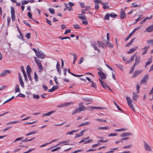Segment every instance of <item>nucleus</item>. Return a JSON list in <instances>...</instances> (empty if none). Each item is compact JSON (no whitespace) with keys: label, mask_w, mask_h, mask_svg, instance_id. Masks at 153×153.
Wrapping results in <instances>:
<instances>
[{"label":"nucleus","mask_w":153,"mask_h":153,"mask_svg":"<svg viewBox=\"0 0 153 153\" xmlns=\"http://www.w3.org/2000/svg\"><path fill=\"white\" fill-rule=\"evenodd\" d=\"M107 45L109 48H112L113 47L114 45L112 43L109 42L108 41H107L106 42Z\"/></svg>","instance_id":"obj_29"},{"label":"nucleus","mask_w":153,"mask_h":153,"mask_svg":"<svg viewBox=\"0 0 153 153\" xmlns=\"http://www.w3.org/2000/svg\"><path fill=\"white\" fill-rule=\"evenodd\" d=\"M49 11L52 14H54L55 13L54 10L53 8H49L48 9Z\"/></svg>","instance_id":"obj_45"},{"label":"nucleus","mask_w":153,"mask_h":153,"mask_svg":"<svg viewBox=\"0 0 153 153\" xmlns=\"http://www.w3.org/2000/svg\"><path fill=\"white\" fill-rule=\"evenodd\" d=\"M126 98L127 100L128 104L129 107L133 111H135L134 108L133 106V104L132 103L133 102L131 100L129 97H127Z\"/></svg>","instance_id":"obj_1"},{"label":"nucleus","mask_w":153,"mask_h":153,"mask_svg":"<svg viewBox=\"0 0 153 153\" xmlns=\"http://www.w3.org/2000/svg\"><path fill=\"white\" fill-rule=\"evenodd\" d=\"M19 121H11V122H8V123H7L6 124L7 125H10V124H13L16 123H19Z\"/></svg>","instance_id":"obj_41"},{"label":"nucleus","mask_w":153,"mask_h":153,"mask_svg":"<svg viewBox=\"0 0 153 153\" xmlns=\"http://www.w3.org/2000/svg\"><path fill=\"white\" fill-rule=\"evenodd\" d=\"M138 48L137 46H136L133 48L131 49L127 53V54H129L133 53L135 51L137 50Z\"/></svg>","instance_id":"obj_14"},{"label":"nucleus","mask_w":153,"mask_h":153,"mask_svg":"<svg viewBox=\"0 0 153 153\" xmlns=\"http://www.w3.org/2000/svg\"><path fill=\"white\" fill-rule=\"evenodd\" d=\"M38 49V53L36 55V56L39 58L43 59L45 58V54L41 51H39Z\"/></svg>","instance_id":"obj_3"},{"label":"nucleus","mask_w":153,"mask_h":153,"mask_svg":"<svg viewBox=\"0 0 153 153\" xmlns=\"http://www.w3.org/2000/svg\"><path fill=\"white\" fill-rule=\"evenodd\" d=\"M98 74L101 79H105L106 78V75L100 70L98 72Z\"/></svg>","instance_id":"obj_5"},{"label":"nucleus","mask_w":153,"mask_h":153,"mask_svg":"<svg viewBox=\"0 0 153 153\" xmlns=\"http://www.w3.org/2000/svg\"><path fill=\"white\" fill-rule=\"evenodd\" d=\"M136 87H137L136 90H137V93L138 94L139 92V89H140V85L139 84H137V85Z\"/></svg>","instance_id":"obj_58"},{"label":"nucleus","mask_w":153,"mask_h":153,"mask_svg":"<svg viewBox=\"0 0 153 153\" xmlns=\"http://www.w3.org/2000/svg\"><path fill=\"white\" fill-rule=\"evenodd\" d=\"M58 38L59 39H61L62 40L65 39H69L70 40L71 39L69 37H67V36L62 37L61 36H59L58 37Z\"/></svg>","instance_id":"obj_51"},{"label":"nucleus","mask_w":153,"mask_h":153,"mask_svg":"<svg viewBox=\"0 0 153 153\" xmlns=\"http://www.w3.org/2000/svg\"><path fill=\"white\" fill-rule=\"evenodd\" d=\"M72 54L73 55V56L74 57V59H73V64H75V63L76 60L77 58V57L76 56V55L75 54H74V53H72Z\"/></svg>","instance_id":"obj_34"},{"label":"nucleus","mask_w":153,"mask_h":153,"mask_svg":"<svg viewBox=\"0 0 153 153\" xmlns=\"http://www.w3.org/2000/svg\"><path fill=\"white\" fill-rule=\"evenodd\" d=\"M97 42L99 44L100 46L103 48L106 47V46L105 45V44L102 42L99 41H97Z\"/></svg>","instance_id":"obj_20"},{"label":"nucleus","mask_w":153,"mask_h":153,"mask_svg":"<svg viewBox=\"0 0 153 153\" xmlns=\"http://www.w3.org/2000/svg\"><path fill=\"white\" fill-rule=\"evenodd\" d=\"M96 120L98 121H99L101 122H106V120H103L102 119H96L95 120Z\"/></svg>","instance_id":"obj_59"},{"label":"nucleus","mask_w":153,"mask_h":153,"mask_svg":"<svg viewBox=\"0 0 153 153\" xmlns=\"http://www.w3.org/2000/svg\"><path fill=\"white\" fill-rule=\"evenodd\" d=\"M22 5H24L27 4L28 3V1L25 0H23L21 1Z\"/></svg>","instance_id":"obj_50"},{"label":"nucleus","mask_w":153,"mask_h":153,"mask_svg":"<svg viewBox=\"0 0 153 153\" xmlns=\"http://www.w3.org/2000/svg\"><path fill=\"white\" fill-rule=\"evenodd\" d=\"M118 135V134L117 133H111L108 134V137H111L112 136H116Z\"/></svg>","instance_id":"obj_54"},{"label":"nucleus","mask_w":153,"mask_h":153,"mask_svg":"<svg viewBox=\"0 0 153 153\" xmlns=\"http://www.w3.org/2000/svg\"><path fill=\"white\" fill-rule=\"evenodd\" d=\"M79 108L81 111H84L85 109V107L83 105L82 103H81L79 104Z\"/></svg>","instance_id":"obj_17"},{"label":"nucleus","mask_w":153,"mask_h":153,"mask_svg":"<svg viewBox=\"0 0 153 153\" xmlns=\"http://www.w3.org/2000/svg\"><path fill=\"white\" fill-rule=\"evenodd\" d=\"M114 104L115 105L118 109L119 110L123 112V111L120 108V107L115 102L114 100Z\"/></svg>","instance_id":"obj_40"},{"label":"nucleus","mask_w":153,"mask_h":153,"mask_svg":"<svg viewBox=\"0 0 153 153\" xmlns=\"http://www.w3.org/2000/svg\"><path fill=\"white\" fill-rule=\"evenodd\" d=\"M136 54L135 53L133 54V55L131 56L130 58V59L129 60H127L126 62V64L130 63L131 62H132L134 60V58L135 57H136Z\"/></svg>","instance_id":"obj_7"},{"label":"nucleus","mask_w":153,"mask_h":153,"mask_svg":"<svg viewBox=\"0 0 153 153\" xmlns=\"http://www.w3.org/2000/svg\"><path fill=\"white\" fill-rule=\"evenodd\" d=\"M74 104V102H66L65 103H64V106L65 107H66L69 106L70 105H71L73 104Z\"/></svg>","instance_id":"obj_31"},{"label":"nucleus","mask_w":153,"mask_h":153,"mask_svg":"<svg viewBox=\"0 0 153 153\" xmlns=\"http://www.w3.org/2000/svg\"><path fill=\"white\" fill-rule=\"evenodd\" d=\"M149 79V75L148 74H146L142 79L140 82V84L141 85L143 84H146Z\"/></svg>","instance_id":"obj_4"},{"label":"nucleus","mask_w":153,"mask_h":153,"mask_svg":"<svg viewBox=\"0 0 153 153\" xmlns=\"http://www.w3.org/2000/svg\"><path fill=\"white\" fill-rule=\"evenodd\" d=\"M110 129V127L109 126H106V127H99L98 128V129Z\"/></svg>","instance_id":"obj_33"},{"label":"nucleus","mask_w":153,"mask_h":153,"mask_svg":"<svg viewBox=\"0 0 153 153\" xmlns=\"http://www.w3.org/2000/svg\"><path fill=\"white\" fill-rule=\"evenodd\" d=\"M10 73V72L9 71L4 70L1 73L0 75L1 77H4Z\"/></svg>","instance_id":"obj_8"},{"label":"nucleus","mask_w":153,"mask_h":153,"mask_svg":"<svg viewBox=\"0 0 153 153\" xmlns=\"http://www.w3.org/2000/svg\"><path fill=\"white\" fill-rule=\"evenodd\" d=\"M102 4L103 5V8L104 9H108L109 8V7L108 6L105 5V4H108V3L107 2L106 3H104L103 2H102Z\"/></svg>","instance_id":"obj_35"},{"label":"nucleus","mask_w":153,"mask_h":153,"mask_svg":"<svg viewBox=\"0 0 153 153\" xmlns=\"http://www.w3.org/2000/svg\"><path fill=\"white\" fill-rule=\"evenodd\" d=\"M77 131V130H73L71 131L67 132L66 134L67 135H71L74 132H76Z\"/></svg>","instance_id":"obj_46"},{"label":"nucleus","mask_w":153,"mask_h":153,"mask_svg":"<svg viewBox=\"0 0 153 153\" xmlns=\"http://www.w3.org/2000/svg\"><path fill=\"white\" fill-rule=\"evenodd\" d=\"M139 98V96L133 92V96L132 99L135 101H136Z\"/></svg>","instance_id":"obj_13"},{"label":"nucleus","mask_w":153,"mask_h":153,"mask_svg":"<svg viewBox=\"0 0 153 153\" xmlns=\"http://www.w3.org/2000/svg\"><path fill=\"white\" fill-rule=\"evenodd\" d=\"M99 80L100 82L101 85L105 89H106L108 88H109V86L106 84L102 81L100 79Z\"/></svg>","instance_id":"obj_10"},{"label":"nucleus","mask_w":153,"mask_h":153,"mask_svg":"<svg viewBox=\"0 0 153 153\" xmlns=\"http://www.w3.org/2000/svg\"><path fill=\"white\" fill-rule=\"evenodd\" d=\"M132 6H131L132 7H138L140 6L139 5L137 4L136 3H132Z\"/></svg>","instance_id":"obj_57"},{"label":"nucleus","mask_w":153,"mask_h":153,"mask_svg":"<svg viewBox=\"0 0 153 153\" xmlns=\"http://www.w3.org/2000/svg\"><path fill=\"white\" fill-rule=\"evenodd\" d=\"M153 31V25L149 26L147 28L145 32H151Z\"/></svg>","instance_id":"obj_11"},{"label":"nucleus","mask_w":153,"mask_h":153,"mask_svg":"<svg viewBox=\"0 0 153 153\" xmlns=\"http://www.w3.org/2000/svg\"><path fill=\"white\" fill-rule=\"evenodd\" d=\"M75 29H79L81 27L79 26V25L77 24H74L73 25Z\"/></svg>","instance_id":"obj_62"},{"label":"nucleus","mask_w":153,"mask_h":153,"mask_svg":"<svg viewBox=\"0 0 153 153\" xmlns=\"http://www.w3.org/2000/svg\"><path fill=\"white\" fill-rule=\"evenodd\" d=\"M99 8V5L98 3H96L95 5V8L96 10H98Z\"/></svg>","instance_id":"obj_64"},{"label":"nucleus","mask_w":153,"mask_h":153,"mask_svg":"<svg viewBox=\"0 0 153 153\" xmlns=\"http://www.w3.org/2000/svg\"><path fill=\"white\" fill-rule=\"evenodd\" d=\"M23 138V137H21L17 138L13 142V143H15L18 141L21 140H22Z\"/></svg>","instance_id":"obj_52"},{"label":"nucleus","mask_w":153,"mask_h":153,"mask_svg":"<svg viewBox=\"0 0 153 153\" xmlns=\"http://www.w3.org/2000/svg\"><path fill=\"white\" fill-rule=\"evenodd\" d=\"M94 2L96 3L101 4L102 3L101 0H93Z\"/></svg>","instance_id":"obj_53"},{"label":"nucleus","mask_w":153,"mask_h":153,"mask_svg":"<svg viewBox=\"0 0 153 153\" xmlns=\"http://www.w3.org/2000/svg\"><path fill=\"white\" fill-rule=\"evenodd\" d=\"M33 97L34 99H38L39 98V96L38 95H36L35 94H33Z\"/></svg>","instance_id":"obj_63"},{"label":"nucleus","mask_w":153,"mask_h":153,"mask_svg":"<svg viewBox=\"0 0 153 153\" xmlns=\"http://www.w3.org/2000/svg\"><path fill=\"white\" fill-rule=\"evenodd\" d=\"M19 82L20 84L21 85V86H22V87L23 88H24V83L22 79V77H21V76H20V75L19 74Z\"/></svg>","instance_id":"obj_15"},{"label":"nucleus","mask_w":153,"mask_h":153,"mask_svg":"<svg viewBox=\"0 0 153 153\" xmlns=\"http://www.w3.org/2000/svg\"><path fill=\"white\" fill-rule=\"evenodd\" d=\"M135 60V62L134 63L135 65H138L140 62V57L139 56H136Z\"/></svg>","instance_id":"obj_12"},{"label":"nucleus","mask_w":153,"mask_h":153,"mask_svg":"<svg viewBox=\"0 0 153 153\" xmlns=\"http://www.w3.org/2000/svg\"><path fill=\"white\" fill-rule=\"evenodd\" d=\"M20 92V90L19 88V86L18 84L16 85L15 87V92Z\"/></svg>","instance_id":"obj_23"},{"label":"nucleus","mask_w":153,"mask_h":153,"mask_svg":"<svg viewBox=\"0 0 153 153\" xmlns=\"http://www.w3.org/2000/svg\"><path fill=\"white\" fill-rule=\"evenodd\" d=\"M142 72V71L139 70V71H135L133 74L131 78H135L136 77L137 75H139L140 73H141Z\"/></svg>","instance_id":"obj_9"},{"label":"nucleus","mask_w":153,"mask_h":153,"mask_svg":"<svg viewBox=\"0 0 153 153\" xmlns=\"http://www.w3.org/2000/svg\"><path fill=\"white\" fill-rule=\"evenodd\" d=\"M132 134L130 132L125 133L122 134L120 136L121 137H124L126 136L132 135Z\"/></svg>","instance_id":"obj_22"},{"label":"nucleus","mask_w":153,"mask_h":153,"mask_svg":"<svg viewBox=\"0 0 153 153\" xmlns=\"http://www.w3.org/2000/svg\"><path fill=\"white\" fill-rule=\"evenodd\" d=\"M37 132L36 131H32L30 132L29 133L27 134H26V136H28L33 134H35Z\"/></svg>","instance_id":"obj_49"},{"label":"nucleus","mask_w":153,"mask_h":153,"mask_svg":"<svg viewBox=\"0 0 153 153\" xmlns=\"http://www.w3.org/2000/svg\"><path fill=\"white\" fill-rule=\"evenodd\" d=\"M81 111L79 108H77L73 110V113H72V114H75L76 113H78Z\"/></svg>","instance_id":"obj_25"},{"label":"nucleus","mask_w":153,"mask_h":153,"mask_svg":"<svg viewBox=\"0 0 153 153\" xmlns=\"http://www.w3.org/2000/svg\"><path fill=\"white\" fill-rule=\"evenodd\" d=\"M15 11L14 8L11 7V15H15Z\"/></svg>","instance_id":"obj_44"},{"label":"nucleus","mask_w":153,"mask_h":153,"mask_svg":"<svg viewBox=\"0 0 153 153\" xmlns=\"http://www.w3.org/2000/svg\"><path fill=\"white\" fill-rule=\"evenodd\" d=\"M115 65L118 68H119L120 70L122 71L123 70V66L120 64H116Z\"/></svg>","instance_id":"obj_37"},{"label":"nucleus","mask_w":153,"mask_h":153,"mask_svg":"<svg viewBox=\"0 0 153 153\" xmlns=\"http://www.w3.org/2000/svg\"><path fill=\"white\" fill-rule=\"evenodd\" d=\"M25 36L28 39H29L30 37V33H27L26 34Z\"/></svg>","instance_id":"obj_60"},{"label":"nucleus","mask_w":153,"mask_h":153,"mask_svg":"<svg viewBox=\"0 0 153 153\" xmlns=\"http://www.w3.org/2000/svg\"><path fill=\"white\" fill-rule=\"evenodd\" d=\"M90 124V122L87 121L83 123L80 124L78 126V127H80L83 126L88 125Z\"/></svg>","instance_id":"obj_21"},{"label":"nucleus","mask_w":153,"mask_h":153,"mask_svg":"<svg viewBox=\"0 0 153 153\" xmlns=\"http://www.w3.org/2000/svg\"><path fill=\"white\" fill-rule=\"evenodd\" d=\"M16 27H17V30H18V31L20 33V35L21 36V37H22L21 39H23V34L22 33L21 31V30L19 29L18 26L17 25H16Z\"/></svg>","instance_id":"obj_39"},{"label":"nucleus","mask_w":153,"mask_h":153,"mask_svg":"<svg viewBox=\"0 0 153 153\" xmlns=\"http://www.w3.org/2000/svg\"><path fill=\"white\" fill-rule=\"evenodd\" d=\"M147 42L148 44L151 43L153 45V39H150L147 41Z\"/></svg>","instance_id":"obj_61"},{"label":"nucleus","mask_w":153,"mask_h":153,"mask_svg":"<svg viewBox=\"0 0 153 153\" xmlns=\"http://www.w3.org/2000/svg\"><path fill=\"white\" fill-rule=\"evenodd\" d=\"M142 16H143V15H142V14L140 15L139 16L138 18V19H136L135 21V24L136 23L138 22L139 21L141 20L143 18H141L142 17Z\"/></svg>","instance_id":"obj_32"},{"label":"nucleus","mask_w":153,"mask_h":153,"mask_svg":"<svg viewBox=\"0 0 153 153\" xmlns=\"http://www.w3.org/2000/svg\"><path fill=\"white\" fill-rule=\"evenodd\" d=\"M91 87L94 88L95 89H97V85L96 84L93 82V81H92L91 82Z\"/></svg>","instance_id":"obj_36"},{"label":"nucleus","mask_w":153,"mask_h":153,"mask_svg":"<svg viewBox=\"0 0 153 153\" xmlns=\"http://www.w3.org/2000/svg\"><path fill=\"white\" fill-rule=\"evenodd\" d=\"M68 71L72 75L74 76H76V77H80V76H83L82 75H77V74H74V73H71L70 72V69H68Z\"/></svg>","instance_id":"obj_26"},{"label":"nucleus","mask_w":153,"mask_h":153,"mask_svg":"<svg viewBox=\"0 0 153 153\" xmlns=\"http://www.w3.org/2000/svg\"><path fill=\"white\" fill-rule=\"evenodd\" d=\"M82 99L86 101H89L91 102H93V100L91 99H89L87 98H83Z\"/></svg>","instance_id":"obj_42"},{"label":"nucleus","mask_w":153,"mask_h":153,"mask_svg":"<svg viewBox=\"0 0 153 153\" xmlns=\"http://www.w3.org/2000/svg\"><path fill=\"white\" fill-rule=\"evenodd\" d=\"M64 5H65V7L66 8H67V10L69 11H71L73 9H72V7H70V6H68V5L67 4H65Z\"/></svg>","instance_id":"obj_27"},{"label":"nucleus","mask_w":153,"mask_h":153,"mask_svg":"<svg viewBox=\"0 0 153 153\" xmlns=\"http://www.w3.org/2000/svg\"><path fill=\"white\" fill-rule=\"evenodd\" d=\"M152 57H151L149 58L147 62H146V63L145 66V68H146L147 67V66L149 65L152 62Z\"/></svg>","instance_id":"obj_18"},{"label":"nucleus","mask_w":153,"mask_h":153,"mask_svg":"<svg viewBox=\"0 0 153 153\" xmlns=\"http://www.w3.org/2000/svg\"><path fill=\"white\" fill-rule=\"evenodd\" d=\"M126 16V14L125 13V12L124 10H122L120 13V17L121 19L124 18Z\"/></svg>","instance_id":"obj_19"},{"label":"nucleus","mask_w":153,"mask_h":153,"mask_svg":"<svg viewBox=\"0 0 153 153\" xmlns=\"http://www.w3.org/2000/svg\"><path fill=\"white\" fill-rule=\"evenodd\" d=\"M68 141H63L62 142H60L57 144H56V146H55V147H56L58 146L61 145L62 144L65 143H68Z\"/></svg>","instance_id":"obj_43"},{"label":"nucleus","mask_w":153,"mask_h":153,"mask_svg":"<svg viewBox=\"0 0 153 153\" xmlns=\"http://www.w3.org/2000/svg\"><path fill=\"white\" fill-rule=\"evenodd\" d=\"M59 88V87L57 85H54L52 87V88L48 90V91L49 92H51L53 91L54 90L57 89Z\"/></svg>","instance_id":"obj_16"},{"label":"nucleus","mask_w":153,"mask_h":153,"mask_svg":"<svg viewBox=\"0 0 153 153\" xmlns=\"http://www.w3.org/2000/svg\"><path fill=\"white\" fill-rule=\"evenodd\" d=\"M109 16H110V15H109L108 14H107L105 16L104 19L109 20Z\"/></svg>","instance_id":"obj_55"},{"label":"nucleus","mask_w":153,"mask_h":153,"mask_svg":"<svg viewBox=\"0 0 153 153\" xmlns=\"http://www.w3.org/2000/svg\"><path fill=\"white\" fill-rule=\"evenodd\" d=\"M110 16L112 18H114L116 17L117 16V15L114 13H112L110 14Z\"/></svg>","instance_id":"obj_47"},{"label":"nucleus","mask_w":153,"mask_h":153,"mask_svg":"<svg viewBox=\"0 0 153 153\" xmlns=\"http://www.w3.org/2000/svg\"><path fill=\"white\" fill-rule=\"evenodd\" d=\"M134 39V38L132 39L129 43L127 44L126 45V47H128L132 45Z\"/></svg>","instance_id":"obj_38"},{"label":"nucleus","mask_w":153,"mask_h":153,"mask_svg":"<svg viewBox=\"0 0 153 153\" xmlns=\"http://www.w3.org/2000/svg\"><path fill=\"white\" fill-rule=\"evenodd\" d=\"M37 65L39 66V70L41 71L43 70V68L42 66L41 63L38 64Z\"/></svg>","instance_id":"obj_56"},{"label":"nucleus","mask_w":153,"mask_h":153,"mask_svg":"<svg viewBox=\"0 0 153 153\" xmlns=\"http://www.w3.org/2000/svg\"><path fill=\"white\" fill-rule=\"evenodd\" d=\"M143 146L144 148L146 151L149 152H150L152 151V149L150 146L146 142H144Z\"/></svg>","instance_id":"obj_6"},{"label":"nucleus","mask_w":153,"mask_h":153,"mask_svg":"<svg viewBox=\"0 0 153 153\" xmlns=\"http://www.w3.org/2000/svg\"><path fill=\"white\" fill-rule=\"evenodd\" d=\"M86 10L85 9H82L81 11V14H79L78 17L81 19H83L85 20H87V17L85 15H84L83 14L85 13Z\"/></svg>","instance_id":"obj_2"},{"label":"nucleus","mask_w":153,"mask_h":153,"mask_svg":"<svg viewBox=\"0 0 153 153\" xmlns=\"http://www.w3.org/2000/svg\"><path fill=\"white\" fill-rule=\"evenodd\" d=\"M26 71L27 74H30L31 71V69L30 66L28 65L27 67Z\"/></svg>","instance_id":"obj_28"},{"label":"nucleus","mask_w":153,"mask_h":153,"mask_svg":"<svg viewBox=\"0 0 153 153\" xmlns=\"http://www.w3.org/2000/svg\"><path fill=\"white\" fill-rule=\"evenodd\" d=\"M34 59H35V62H36L37 65H38V64H41L40 61L39 59H38L36 57H34Z\"/></svg>","instance_id":"obj_30"},{"label":"nucleus","mask_w":153,"mask_h":153,"mask_svg":"<svg viewBox=\"0 0 153 153\" xmlns=\"http://www.w3.org/2000/svg\"><path fill=\"white\" fill-rule=\"evenodd\" d=\"M126 130V129L125 128H121L120 129H116L115 131L116 132H119L120 131H125Z\"/></svg>","instance_id":"obj_48"},{"label":"nucleus","mask_w":153,"mask_h":153,"mask_svg":"<svg viewBox=\"0 0 153 153\" xmlns=\"http://www.w3.org/2000/svg\"><path fill=\"white\" fill-rule=\"evenodd\" d=\"M91 46L95 50L97 51L99 53H100V50L97 48L95 44H91Z\"/></svg>","instance_id":"obj_24"}]
</instances>
